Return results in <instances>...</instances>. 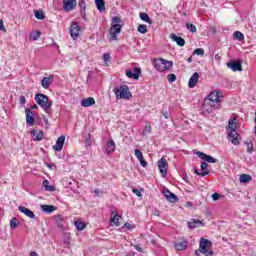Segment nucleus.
<instances>
[{"label":"nucleus","instance_id":"34","mask_svg":"<svg viewBox=\"0 0 256 256\" xmlns=\"http://www.w3.org/2000/svg\"><path fill=\"white\" fill-rule=\"evenodd\" d=\"M34 16L36 19H39V21H43L45 19V14L41 10H36L34 12Z\"/></svg>","mask_w":256,"mask_h":256},{"label":"nucleus","instance_id":"3","mask_svg":"<svg viewBox=\"0 0 256 256\" xmlns=\"http://www.w3.org/2000/svg\"><path fill=\"white\" fill-rule=\"evenodd\" d=\"M36 103L44 109L45 113H49V109L53 105V102L49 101V96L45 94H35L34 97Z\"/></svg>","mask_w":256,"mask_h":256},{"label":"nucleus","instance_id":"17","mask_svg":"<svg viewBox=\"0 0 256 256\" xmlns=\"http://www.w3.org/2000/svg\"><path fill=\"white\" fill-rule=\"evenodd\" d=\"M65 145V136H60L56 140V144L53 146L54 151H62Z\"/></svg>","mask_w":256,"mask_h":256},{"label":"nucleus","instance_id":"52","mask_svg":"<svg viewBox=\"0 0 256 256\" xmlns=\"http://www.w3.org/2000/svg\"><path fill=\"white\" fill-rule=\"evenodd\" d=\"M132 192L137 195V197H143V194L141 193V190L139 189H133Z\"/></svg>","mask_w":256,"mask_h":256},{"label":"nucleus","instance_id":"60","mask_svg":"<svg viewBox=\"0 0 256 256\" xmlns=\"http://www.w3.org/2000/svg\"><path fill=\"white\" fill-rule=\"evenodd\" d=\"M94 193H95V196H96V197H99V193H101V191H100L99 189H96V190L94 191Z\"/></svg>","mask_w":256,"mask_h":256},{"label":"nucleus","instance_id":"27","mask_svg":"<svg viewBox=\"0 0 256 256\" xmlns=\"http://www.w3.org/2000/svg\"><path fill=\"white\" fill-rule=\"evenodd\" d=\"M115 151V141L113 140H109L106 144V153H108V155L110 153H113Z\"/></svg>","mask_w":256,"mask_h":256},{"label":"nucleus","instance_id":"23","mask_svg":"<svg viewBox=\"0 0 256 256\" xmlns=\"http://www.w3.org/2000/svg\"><path fill=\"white\" fill-rule=\"evenodd\" d=\"M78 5L80 7V15L84 21H86L87 16L85 15V10L87 9V4L85 3V0H81Z\"/></svg>","mask_w":256,"mask_h":256},{"label":"nucleus","instance_id":"50","mask_svg":"<svg viewBox=\"0 0 256 256\" xmlns=\"http://www.w3.org/2000/svg\"><path fill=\"white\" fill-rule=\"evenodd\" d=\"M200 167H201L202 172L203 171H208L207 167H209V165L207 164V162H202Z\"/></svg>","mask_w":256,"mask_h":256},{"label":"nucleus","instance_id":"5","mask_svg":"<svg viewBox=\"0 0 256 256\" xmlns=\"http://www.w3.org/2000/svg\"><path fill=\"white\" fill-rule=\"evenodd\" d=\"M113 91L116 95V99H131V97H133L129 91V86L127 85L116 87L113 89Z\"/></svg>","mask_w":256,"mask_h":256},{"label":"nucleus","instance_id":"47","mask_svg":"<svg viewBox=\"0 0 256 256\" xmlns=\"http://www.w3.org/2000/svg\"><path fill=\"white\" fill-rule=\"evenodd\" d=\"M103 59L106 63H109V61H111V54L110 53H104Z\"/></svg>","mask_w":256,"mask_h":256},{"label":"nucleus","instance_id":"6","mask_svg":"<svg viewBox=\"0 0 256 256\" xmlns=\"http://www.w3.org/2000/svg\"><path fill=\"white\" fill-rule=\"evenodd\" d=\"M211 245H212L211 241H209L205 238H201L200 243H199L200 253H202V255H205V256H213L212 250L209 249V247H211Z\"/></svg>","mask_w":256,"mask_h":256},{"label":"nucleus","instance_id":"26","mask_svg":"<svg viewBox=\"0 0 256 256\" xmlns=\"http://www.w3.org/2000/svg\"><path fill=\"white\" fill-rule=\"evenodd\" d=\"M51 83H53V78L51 77H44L41 81V85L43 89H49V87L51 86Z\"/></svg>","mask_w":256,"mask_h":256},{"label":"nucleus","instance_id":"39","mask_svg":"<svg viewBox=\"0 0 256 256\" xmlns=\"http://www.w3.org/2000/svg\"><path fill=\"white\" fill-rule=\"evenodd\" d=\"M234 37H235V39H237L238 41H243V39H245V36H244L243 33H241L240 31H235V32H234Z\"/></svg>","mask_w":256,"mask_h":256},{"label":"nucleus","instance_id":"48","mask_svg":"<svg viewBox=\"0 0 256 256\" xmlns=\"http://www.w3.org/2000/svg\"><path fill=\"white\" fill-rule=\"evenodd\" d=\"M147 133H151V125H146L143 130V135H147Z\"/></svg>","mask_w":256,"mask_h":256},{"label":"nucleus","instance_id":"58","mask_svg":"<svg viewBox=\"0 0 256 256\" xmlns=\"http://www.w3.org/2000/svg\"><path fill=\"white\" fill-rule=\"evenodd\" d=\"M57 223H58V227H63V223H62V220H61V216H58Z\"/></svg>","mask_w":256,"mask_h":256},{"label":"nucleus","instance_id":"61","mask_svg":"<svg viewBox=\"0 0 256 256\" xmlns=\"http://www.w3.org/2000/svg\"><path fill=\"white\" fill-rule=\"evenodd\" d=\"M31 109H39V106H37V104H34L31 106Z\"/></svg>","mask_w":256,"mask_h":256},{"label":"nucleus","instance_id":"49","mask_svg":"<svg viewBox=\"0 0 256 256\" xmlns=\"http://www.w3.org/2000/svg\"><path fill=\"white\" fill-rule=\"evenodd\" d=\"M126 75L129 77V79H135V74L131 70H127Z\"/></svg>","mask_w":256,"mask_h":256},{"label":"nucleus","instance_id":"64","mask_svg":"<svg viewBox=\"0 0 256 256\" xmlns=\"http://www.w3.org/2000/svg\"><path fill=\"white\" fill-rule=\"evenodd\" d=\"M30 256H39V254L37 252H31Z\"/></svg>","mask_w":256,"mask_h":256},{"label":"nucleus","instance_id":"29","mask_svg":"<svg viewBox=\"0 0 256 256\" xmlns=\"http://www.w3.org/2000/svg\"><path fill=\"white\" fill-rule=\"evenodd\" d=\"M140 19L142 21H145V23H148L149 25L153 24V20H151V18H149V14L142 12L140 13Z\"/></svg>","mask_w":256,"mask_h":256},{"label":"nucleus","instance_id":"36","mask_svg":"<svg viewBox=\"0 0 256 256\" xmlns=\"http://www.w3.org/2000/svg\"><path fill=\"white\" fill-rule=\"evenodd\" d=\"M39 37H41V31H36L30 34V39H32V41H37Z\"/></svg>","mask_w":256,"mask_h":256},{"label":"nucleus","instance_id":"51","mask_svg":"<svg viewBox=\"0 0 256 256\" xmlns=\"http://www.w3.org/2000/svg\"><path fill=\"white\" fill-rule=\"evenodd\" d=\"M213 201H219L221 199V195L219 193L212 194Z\"/></svg>","mask_w":256,"mask_h":256},{"label":"nucleus","instance_id":"13","mask_svg":"<svg viewBox=\"0 0 256 256\" xmlns=\"http://www.w3.org/2000/svg\"><path fill=\"white\" fill-rule=\"evenodd\" d=\"M227 67L232 71H243V66L240 60H233L228 62Z\"/></svg>","mask_w":256,"mask_h":256},{"label":"nucleus","instance_id":"45","mask_svg":"<svg viewBox=\"0 0 256 256\" xmlns=\"http://www.w3.org/2000/svg\"><path fill=\"white\" fill-rule=\"evenodd\" d=\"M194 54L203 56V55H205V50H203L202 48H197L194 50Z\"/></svg>","mask_w":256,"mask_h":256},{"label":"nucleus","instance_id":"43","mask_svg":"<svg viewBox=\"0 0 256 256\" xmlns=\"http://www.w3.org/2000/svg\"><path fill=\"white\" fill-rule=\"evenodd\" d=\"M134 79H139V75H141V68L135 67L134 68Z\"/></svg>","mask_w":256,"mask_h":256},{"label":"nucleus","instance_id":"4","mask_svg":"<svg viewBox=\"0 0 256 256\" xmlns=\"http://www.w3.org/2000/svg\"><path fill=\"white\" fill-rule=\"evenodd\" d=\"M153 66L156 71L163 73V71H167L173 67V61L165 60L163 58H157L153 61Z\"/></svg>","mask_w":256,"mask_h":256},{"label":"nucleus","instance_id":"44","mask_svg":"<svg viewBox=\"0 0 256 256\" xmlns=\"http://www.w3.org/2000/svg\"><path fill=\"white\" fill-rule=\"evenodd\" d=\"M167 79H168L169 83H173V82L177 81V76L175 74H168Z\"/></svg>","mask_w":256,"mask_h":256},{"label":"nucleus","instance_id":"10","mask_svg":"<svg viewBox=\"0 0 256 256\" xmlns=\"http://www.w3.org/2000/svg\"><path fill=\"white\" fill-rule=\"evenodd\" d=\"M75 7H77V0H63V10L66 13L74 11Z\"/></svg>","mask_w":256,"mask_h":256},{"label":"nucleus","instance_id":"33","mask_svg":"<svg viewBox=\"0 0 256 256\" xmlns=\"http://www.w3.org/2000/svg\"><path fill=\"white\" fill-rule=\"evenodd\" d=\"M49 184H50L49 180H44L43 181V186H44L45 190L46 191H51V192L55 191V186L49 185Z\"/></svg>","mask_w":256,"mask_h":256},{"label":"nucleus","instance_id":"28","mask_svg":"<svg viewBox=\"0 0 256 256\" xmlns=\"http://www.w3.org/2000/svg\"><path fill=\"white\" fill-rule=\"evenodd\" d=\"M55 209L57 208L53 205H41V210L44 211V213H53Z\"/></svg>","mask_w":256,"mask_h":256},{"label":"nucleus","instance_id":"57","mask_svg":"<svg viewBox=\"0 0 256 256\" xmlns=\"http://www.w3.org/2000/svg\"><path fill=\"white\" fill-rule=\"evenodd\" d=\"M140 165H142L143 167H147V161H145V159L142 158V160H140Z\"/></svg>","mask_w":256,"mask_h":256},{"label":"nucleus","instance_id":"32","mask_svg":"<svg viewBox=\"0 0 256 256\" xmlns=\"http://www.w3.org/2000/svg\"><path fill=\"white\" fill-rule=\"evenodd\" d=\"M240 183H249V181H251V175L249 174H241L240 175Z\"/></svg>","mask_w":256,"mask_h":256},{"label":"nucleus","instance_id":"46","mask_svg":"<svg viewBox=\"0 0 256 256\" xmlns=\"http://www.w3.org/2000/svg\"><path fill=\"white\" fill-rule=\"evenodd\" d=\"M93 145V140H91V135L85 140V147H91Z\"/></svg>","mask_w":256,"mask_h":256},{"label":"nucleus","instance_id":"40","mask_svg":"<svg viewBox=\"0 0 256 256\" xmlns=\"http://www.w3.org/2000/svg\"><path fill=\"white\" fill-rule=\"evenodd\" d=\"M245 145L247 146V153L251 155L253 153V142H245Z\"/></svg>","mask_w":256,"mask_h":256},{"label":"nucleus","instance_id":"8","mask_svg":"<svg viewBox=\"0 0 256 256\" xmlns=\"http://www.w3.org/2000/svg\"><path fill=\"white\" fill-rule=\"evenodd\" d=\"M214 109H219V106H216L215 104L209 102L208 100L204 101L202 105L203 115H209V113H212Z\"/></svg>","mask_w":256,"mask_h":256},{"label":"nucleus","instance_id":"25","mask_svg":"<svg viewBox=\"0 0 256 256\" xmlns=\"http://www.w3.org/2000/svg\"><path fill=\"white\" fill-rule=\"evenodd\" d=\"M94 103H95V98L88 97L81 101V106L82 107H91V105H93Z\"/></svg>","mask_w":256,"mask_h":256},{"label":"nucleus","instance_id":"20","mask_svg":"<svg viewBox=\"0 0 256 256\" xmlns=\"http://www.w3.org/2000/svg\"><path fill=\"white\" fill-rule=\"evenodd\" d=\"M170 39L174 41L179 47H185V39L177 36V34H171Z\"/></svg>","mask_w":256,"mask_h":256},{"label":"nucleus","instance_id":"14","mask_svg":"<svg viewBox=\"0 0 256 256\" xmlns=\"http://www.w3.org/2000/svg\"><path fill=\"white\" fill-rule=\"evenodd\" d=\"M198 157L202 159L203 161H207V163H217V158H213L211 155H207L203 152H196Z\"/></svg>","mask_w":256,"mask_h":256},{"label":"nucleus","instance_id":"2","mask_svg":"<svg viewBox=\"0 0 256 256\" xmlns=\"http://www.w3.org/2000/svg\"><path fill=\"white\" fill-rule=\"evenodd\" d=\"M228 139L233 145H239V134L237 133V123L229 120L228 123Z\"/></svg>","mask_w":256,"mask_h":256},{"label":"nucleus","instance_id":"21","mask_svg":"<svg viewBox=\"0 0 256 256\" xmlns=\"http://www.w3.org/2000/svg\"><path fill=\"white\" fill-rule=\"evenodd\" d=\"M188 245H189V242H187V240H183L182 242L175 243L174 247L176 251H185Z\"/></svg>","mask_w":256,"mask_h":256},{"label":"nucleus","instance_id":"12","mask_svg":"<svg viewBox=\"0 0 256 256\" xmlns=\"http://www.w3.org/2000/svg\"><path fill=\"white\" fill-rule=\"evenodd\" d=\"M162 193L164 197H166L167 201H169V203H177V201H179L177 195H175L173 192H170L167 188H163Z\"/></svg>","mask_w":256,"mask_h":256},{"label":"nucleus","instance_id":"15","mask_svg":"<svg viewBox=\"0 0 256 256\" xmlns=\"http://www.w3.org/2000/svg\"><path fill=\"white\" fill-rule=\"evenodd\" d=\"M31 135L33 141H43V139H45V133L43 130H40L39 132H37V130H32Z\"/></svg>","mask_w":256,"mask_h":256},{"label":"nucleus","instance_id":"18","mask_svg":"<svg viewBox=\"0 0 256 256\" xmlns=\"http://www.w3.org/2000/svg\"><path fill=\"white\" fill-rule=\"evenodd\" d=\"M197 83H199V73L195 72L189 79L188 87H190V89H193V87H195Z\"/></svg>","mask_w":256,"mask_h":256},{"label":"nucleus","instance_id":"41","mask_svg":"<svg viewBox=\"0 0 256 256\" xmlns=\"http://www.w3.org/2000/svg\"><path fill=\"white\" fill-rule=\"evenodd\" d=\"M194 173L196 175H199L200 177H206V175H209V171H203L202 172V170H201V172H199V170H197V169L194 170Z\"/></svg>","mask_w":256,"mask_h":256},{"label":"nucleus","instance_id":"59","mask_svg":"<svg viewBox=\"0 0 256 256\" xmlns=\"http://www.w3.org/2000/svg\"><path fill=\"white\" fill-rule=\"evenodd\" d=\"M124 227H126L127 229H131V224L129 222H126L124 224Z\"/></svg>","mask_w":256,"mask_h":256},{"label":"nucleus","instance_id":"38","mask_svg":"<svg viewBox=\"0 0 256 256\" xmlns=\"http://www.w3.org/2000/svg\"><path fill=\"white\" fill-rule=\"evenodd\" d=\"M18 225H19V220H17V218H12L10 220V229H16Z\"/></svg>","mask_w":256,"mask_h":256},{"label":"nucleus","instance_id":"19","mask_svg":"<svg viewBox=\"0 0 256 256\" xmlns=\"http://www.w3.org/2000/svg\"><path fill=\"white\" fill-rule=\"evenodd\" d=\"M18 209L21 213H24L26 217H29L30 219H35V213H33V211H31L29 208L25 206H19Z\"/></svg>","mask_w":256,"mask_h":256},{"label":"nucleus","instance_id":"9","mask_svg":"<svg viewBox=\"0 0 256 256\" xmlns=\"http://www.w3.org/2000/svg\"><path fill=\"white\" fill-rule=\"evenodd\" d=\"M81 33V26H79V22H72L70 27V35L72 39H77Z\"/></svg>","mask_w":256,"mask_h":256},{"label":"nucleus","instance_id":"37","mask_svg":"<svg viewBox=\"0 0 256 256\" xmlns=\"http://www.w3.org/2000/svg\"><path fill=\"white\" fill-rule=\"evenodd\" d=\"M186 29H188V31H190L191 33H197V27L194 24L187 23Z\"/></svg>","mask_w":256,"mask_h":256},{"label":"nucleus","instance_id":"56","mask_svg":"<svg viewBox=\"0 0 256 256\" xmlns=\"http://www.w3.org/2000/svg\"><path fill=\"white\" fill-rule=\"evenodd\" d=\"M20 103L21 105H25L27 103V99H25V96L20 97Z\"/></svg>","mask_w":256,"mask_h":256},{"label":"nucleus","instance_id":"54","mask_svg":"<svg viewBox=\"0 0 256 256\" xmlns=\"http://www.w3.org/2000/svg\"><path fill=\"white\" fill-rule=\"evenodd\" d=\"M134 249H136V251H139V253H143V248H141V245L139 244L134 245Z\"/></svg>","mask_w":256,"mask_h":256},{"label":"nucleus","instance_id":"7","mask_svg":"<svg viewBox=\"0 0 256 256\" xmlns=\"http://www.w3.org/2000/svg\"><path fill=\"white\" fill-rule=\"evenodd\" d=\"M221 92L219 91H213L211 92L206 101L212 103L213 105H216V107H219V103L221 102V95H220Z\"/></svg>","mask_w":256,"mask_h":256},{"label":"nucleus","instance_id":"62","mask_svg":"<svg viewBox=\"0 0 256 256\" xmlns=\"http://www.w3.org/2000/svg\"><path fill=\"white\" fill-rule=\"evenodd\" d=\"M165 119H169V113L165 112L164 114Z\"/></svg>","mask_w":256,"mask_h":256},{"label":"nucleus","instance_id":"55","mask_svg":"<svg viewBox=\"0 0 256 256\" xmlns=\"http://www.w3.org/2000/svg\"><path fill=\"white\" fill-rule=\"evenodd\" d=\"M134 153H135V156L138 158V157H141L143 155V153L141 152V150L139 149H135L134 150Z\"/></svg>","mask_w":256,"mask_h":256},{"label":"nucleus","instance_id":"22","mask_svg":"<svg viewBox=\"0 0 256 256\" xmlns=\"http://www.w3.org/2000/svg\"><path fill=\"white\" fill-rule=\"evenodd\" d=\"M119 219H121V215L117 213V210L112 211V216L110 218L111 223L119 227Z\"/></svg>","mask_w":256,"mask_h":256},{"label":"nucleus","instance_id":"35","mask_svg":"<svg viewBox=\"0 0 256 256\" xmlns=\"http://www.w3.org/2000/svg\"><path fill=\"white\" fill-rule=\"evenodd\" d=\"M138 33H141L142 35H145L147 33V25L145 24H140L137 28Z\"/></svg>","mask_w":256,"mask_h":256},{"label":"nucleus","instance_id":"53","mask_svg":"<svg viewBox=\"0 0 256 256\" xmlns=\"http://www.w3.org/2000/svg\"><path fill=\"white\" fill-rule=\"evenodd\" d=\"M0 31H3L4 33L7 32V29L5 28V25L3 24V20H0Z\"/></svg>","mask_w":256,"mask_h":256},{"label":"nucleus","instance_id":"24","mask_svg":"<svg viewBox=\"0 0 256 256\" xmlns=\"http://www.w3.org/2000/svg\"><path fill=\"white\" fill-rule=\"evenodd\" d=\"M200 225H203V222L201 220L192 219L188 222L189 229H197V227H200Z\"/></svg>","mask_w":256,"mask_h":256},{"label":"nucleus","instance_id":"42","mask_svg":"<svg viewBox=\"0 0 256 256\" xmlns=\"http://www.w3.org/2000/svg\"><path fill=\"white\" fill-rule=\"evenodd\" d=\"M194 173L196 175H199L200 177H206V175H209V171H203L202 172V170H201V172H199V170H197V169L194 170Z\"/></svg>","mask_w":256,"mask_h":256},{"label":"nucleus","instance_id":"11","mask_svg":"<svg viewBox=\"0 0 256 256\" xmlns=\"http://www.w3.org/2000/svg\"><path fill=\"white\" fill-rule=\"evenodd\" d=\"M167 160L165 158H161L158 160V168L159 172L161 173L162 177H167V167H168Z\"/></svg>","mask_w":256,"mask_h":256},{"label":"nucleus","instance_id":"1","mask_svg":"<svg viewBox=\"0 0 256 256\" xmlns=\"http://www.w3.org/2000/svg\"><path fill=\"white\" fill-rule=\"evenodd\" d=\"M119 23H121V18L114 16L112 18L111 28L109 29L110 41H117V36L121 33V29H123V26Z\"/></svg>","mask_w":256,"mask_h":256},{"label":"nucleus","instance_id":"16","mask_svg":"<svg viewBox=\"0 0 256 256\" xmlns=\"http://www.w3.org/2000/svg\"><path fill=\"white\" fill-rule=\"evenodd\" d=\"M26 123L29 125V127H33L35 123V117L33 116V111L31 109H26Z\"/></svg>","mask_w":256,"mask_h":256},{"label":"nucleus","instance_id":"30","mask_svg":"<svg viewBox=\"0 0 256 256\" xmlns=\"http://www.w3.org/2000/svg\"><path fill=\"white\" fill-rule=\"evenodd\" d=\"M96 7L100 13H103L105 11V1L104 0H95Z\"/></svg>","mask_w":256,"mask_h":256},{"label":"nucleus","instance_id":"31","mask_svg":"<svg viewBox=\"0 0 256 256\" xmlns=\"http://www.w3.org/2000/svg\"><path fill=\"white\" fill-rule=\"evenodd\" d=\"M74 225L76 229H78V231H84V229L87 227V224H85V222L82 221H76Z\"/></svg>","mask_w":256,"mask_h":256},{"label":"nucleus","instance_id":"63","mask_svg":"<svg viewBox=\"0 0 256 256\" xmlns=\"http://www.w3.org/2000/svg\"><path fill=\"white\" fill-rule=\"evenodd\" d=\"M184 181H185L186 183H189V176H185V177H184Z\"/></svg>","mask_w":256,"mask_h":256}]
</instances>
